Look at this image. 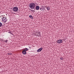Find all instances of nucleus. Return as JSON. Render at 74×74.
Returning <instances> with one entry per match:
<instances>
[{
  "label": "nucleus",
  "instance_id": "nucleus-1",
  "mask_svg": "<svg viewBox=\"0 0 74 74\" xmlns=\"http://www.w3.org/2000/svg\"><path fill=\"white\" fill-rule=\"evenodd\" d=\"M36 7V4L34 3H31L29 4V7L31 9H34Z\"/></svg>",
  "mask_w": 74,
  "mask_h": 74
},
{
  "label": "nucleus",
  "instance_id": "nucleus-2",
  "mask_svg": "<svg viewBox=\"0 0 74 74\" xmlns=\"http://www.w3.org/2000/svg\"><path fill=\"white\" fill-rule=\"evenodd\" d=\"M13 11H14V12H17L18 10V7H14L13 8Z\"/></svg>",
  "mask_w": 74,
  "mask_h": 74
},
{
  "label": "nucleus",
  "instance_id": "nucleus-3",
  "mask_svg": "<svg viewBox=\"0 0 74 74\" xmlns=\"http://www.w3.org/2000/svg\"><path fill=\"white\" fill-rule=\"evenodd\" d=\"M2 19V21L3 22H4L5 23L6 22H7V18L5 17H3V18H1Z\"/></svg>",
  "mask_w": 74,
  "mask_h": 74
},
{
  "label": "nucleus",
  "instance_id": "nucleus-4",
  "mask_svg": "<svg viewBox=\"0 0 74 74\" xmlns=\"http://www.w3.org/2000/svg\"><path fill=\"white\" fill-rule=\"evenodd\" d=\"M40 10H41V11H44L45 10V7H43L42 8L41 7L40 8Z\"/></svg>",
  "mask_w": 74,
  "mask_h": 74
},
{
  "label": "nucleus",
  "instance_id": "nucleus-5",
  "mask_svg": "<svg viewBox=\"0 0 74 74\" xmlns=\"http://www.w3.org/2000/svg\"><path fill=\"white\" fill-rule=\"evenodd\" d=\"M42 50V48H40L37 50V52H41V51Z\"/></svg>",
  "mask_w": 74,
  "mask_h": 74
},
{
  "label": "nucleus",
  "instance_id": "nucleus-6",
  "mask_svg": "<svg viewBox=\"0 0 74 74\" xmlns=\"http://www.w3.org/2000/svg\"><path fill=\"white\" fill-rule=\"evenodd\" d=\"M62 42V40H58L57 42L58 44H61Z\"/></svg>",
  "mask_w": 74,
  "mask_h": 74
},
{
  "label": "nucleus",
  "instance_id": "nucleus-7",
  "mask_svg": "<svg viewBox=\"0 0 74 74\" xmlns=\"http://www.w3.org/2000/svg\"><path fill=\"white\" fill-rule=\"evenodd\" d=\"M35 9L36 10H38L39 9H40V6H36Z\"/></svg>",
  "mask_w": 74,
  "mask_h": 74
},
{
  "label": "nucleus",
  "instance_id": "nucleus-8",
  "mask_svg": "<svg viewBox=\"0 0 74 74\" xmlns=\"http://www.w3.org/2000/svg\"><path fill=\"white\" fill-rule=\"evenodd\" d=\"M36 34L37 36H39L40 37V36L39 35H41V33L40 32H38Z\"/></svg>",
  "mask_w": 74,
  "mask_h": 74
},
{
  "label": "nucleus",
  "instance_id": "nucleus-9",
  "mask_svg": "<svg viewBox=\"0 0 74 74\" xmlns=\"http://www.w3.org/2000/svg\"><path fill=\"white\" fill-rule=\"evenodd\" d=\"M22 53L24 55H26V51H25V50H23L22 51Z\"/></svg>",
  "mask_w": 74,
  "mask_h": 74
},
{
  "label": "nucleus",
  "instance_id": "nucleus-10",
  "mask_svg": "<svg viewBox=\"0 0 74 74\" xmlns=\"http://www.w3.org/2000/svg\"><path fill=\"white\" fill-rule=\"evenodd\" d=\"M46 7L47 8V10H50L49 7V6L47 7Z\"/></svg>",
  "mask_w": 74,
  "mask_h": 74
},
{
  "label": "nucleus",
  "instance_id": "nucleus-11",
  "mask_svg": "<svg viewBox=\"0 0 74 74\" xmlns=\"http://www.w3.org/2000/svg\"><path fill=\"white\" fill-rule=\"evenodd\" d=\"M28 50H29V49L27 48H26L24 50V51H28Z\"/></svg>",
  "mask_w": 74,
  "mask_h": 74
},
{
  "label": "nucleus",
  "instance_id": "nucleus-12",
  "mask_svg": "<svg viewBox=\"0 0 74 74\" xmlns=\"http://www.w3.org/2000/svg\"><path fill=\"white\" fill-rule=\"evenodd\" d=\"M29 18H30L33 19V16H32L30 15V16H29Z\"/></svg>",
  "mask_w": 74,
  "mask_h": 74
},
{
  "label": "nucleus",
  "instance_id": "nucleus-13",
  "mask_svg": "<svg viewBox=\"0 0 74 74\" xmlns=\"http://www.w3.org/2000/svg\"><path fill=\"white\" fill-rule=\"evenodd\" d=\"M8 55H12V53H8Z\"/></svg>",
  "mask_w": 74,
  "mask_h": 74
},
{
  "label": "nucleus",
  "instance_id": "nucleus-14",
  "mask_svg": "<svg viewBox=\"0 0 74 74\" xmlns=\"http://www.w3.org/2000/svg\"><path fill=\"white\" fill-rule=\"evenodd\" d=\"M60 59L62 60H63L64 59V58H63V57H60Z\"/></svg>",
  "mask_w": 74,
  "mask_h": 74
},
{
  "label": "nucleus",
  "instance_id": "nucleus-15",
  "mask_svg": "<svg viewBox=\"0 0 74 74\" xmlns=\"http://www.w3.org/2000/svg\"><path fill=\"white\" fill-rule=\"evenodd\" d=\"M2 26V23H1L0 22V27H1Z\"/></svg>",
  "mask_w": 74,
  "mask_h": 74
},
{
  "label": "nucleus",
  "instance_id": "nucleus-16",
  "mask_svg": "<svg viewBox=\"0 0 74 74\" xmlns=\"http://www.w3.org/2000/svg\"><path fill=\"white\" fill-rule=\"evenodd\" d=\"M7 41H8V40H5V42H7Z\"/></svg>",
  "mask_w": 74,
  "mask_h": 74
},
{
  "label": "nucleus",
  "instance_id": "nucleus-17",
  "mask_svg": "<svg viewBox=\"0 0 74 74\" xmlns=\"http://www.w3.org/2000/svg\"><path fill=\"white\" fill-rule=\"evenodd\" d=\"M30 10L31 11V12H33V11H34V10H32L31 9H30Z\"/></svg>",
  "mask_w": 74,
  "mask_h": 74
},
{
  "label": "nucleus",
  "instance_id": "nucleus-18",
  "mask_svg": "<svg viewBox=\"0 0 74 74\" xmlns=\"http://www.w3.org/2000/svg\"><path fill=\"white\" fill-rule=\"evenodd\" d=\"M9 33H10V34H12V33L11 32H10Z\"/></svg>",
  "mask_w": 74,
  "mask_h": 74
},
{
  "label": "nucleus",
  "instance_id": "nucleus-19",
  "mask_svg": "<svg viewBox=\"0 0 74 74\" xmlns=\"http://www.w3.org/2000/svg\"><path fill=\"white\" fill-rule=\"evenodd\" d=\"M1 40V38H0V40Z\"/></svg>",
  "mask_w": 74,
  "mask_h": 74
},
{
  "label": "nucleus",
  "instance_id": "nucleus-20",
  "mask_svg": "<svg viewBox=\"0 0 74 74\" xmlns=\"http://www.w3.org/2000/svg\"><path fill=\"white\" fill-rule=\"evenodd\" d=\"M0 17H1V16H0Z\"/></svg>",
  "mask_w": 74,
  "mask_h": 74
}]
</instances>
